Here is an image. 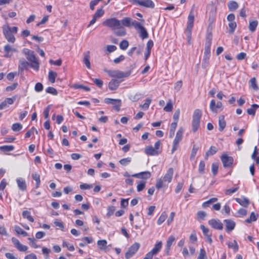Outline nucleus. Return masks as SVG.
Wrapping results in <instances>:
<instances>
[{
  "mask_svg": "<svg viewBox=\"0 0 259 259\" xmlns=\"http://www.w3.org/2000/svg\"><path fill=\"white\" fill-rule=\"evenodd\" d=\"M174 174V169L170 167L168 168L166 173L162 178L157 180L156 184V188L160 189L163 187L167 186L168 184L171 182Z\"/></svg>",
  "mask_w": 259,
  "mask_h": 259,
  "instance_id": "obj_1",
  "label": "nucleus"
},
{
  "mask_svg": "<svg viewBox=\"0 0 259 259\" xmlns=\"http://www.w3.org/2000/svg\"><path fill=\"white\" fill-rule=\"evenodd\" d=\"M194 21V15L193 11H191L188 17V24L187 28L185 29V33L187 37V41L189 44H190L191 39L192 29L193 27Z\"/></svg>",
  "mask_w": 259,
  "mask_h": 259,
  "instance_id": "obj_2",
  "label": "nucleus"
},
{
  "mask_svg": "<svg viewBox=\"0 0 259 259\" xmlns=\"http://www.w3.org/2000/svg\"><path fill=\"white\" fill-rule=\"evenodd\" d=\"M202 115L200 110L196 109L193 113L192 120V130L193 132H196L200 125V119Z\"/></svg>",
  "mask_w": 259,
  "mask_h": 259,
  "instance_id": "obj_3",
  "label": "nucleus"
},
{
  "mask_svg": "<svg viewBox=\"0 0 259 259\" xmlns=\"http://www.w3.org/2000/svg\"><path fill=\"white\" fill-rule=\"evenodd\" d=\"M103 25L112 29H118L121 27V23L119 20L115 18H109L103 22Z\"/></svg>",
  "mask_w": 259,
  "mask_h": 259,
  "instance_id": "obj_4",
  "label": "nucleus"
},
{
  "mask_svg": "<svg viewBox=\"0 0 259 259\" xmlns=\"http://www.w3.org/2000/svg\"><path fill=\"white\" fill-rule=\"evenodd\" d=\"M140 246V244L138 242H135L131 246L129 247L127 251L125 254L126 259H129L132 257L138 250Z\"/></svg>",
  "mask_w": 259,
  "mask_h": 259,
  "instance_id": "obj_5",
  "label": "nucleus"
},
{
  "mask_svg": "<svg viewBox=\"0 0 259 259\" xmlns=\"http://www.w3.org/2000/svg\"><path fill=\"white\" fill-rule=\"evenodd\" d=\"M221 159L225 168L230 167L234 162V158L227 154H223L221 157Z\"/></svg>",
  "mask_w": 259,
  "mask_h": 259,
  "instance_id": "obj_6",
  "label": "nucleus"
},
{
  "mask_svg": "<svg viewBox=\"0 0 259 259\" xmlns=\"http://www.w3.org/2000/svg\"><path fill=\"white\" fill-rule=\"evenodd\" d=\"M27 52L29 53V54H28L26 57L27 59L34 64L33 65H31V67L37 70H38L39 63L35 57L34 52L33 51H27Z\"/></svg>",
  "mask_w": 259,
  "mask_h": 259,
  "instance_id": "obj_7",
  "label": "nucleus"
},
{
  "mask_svg": "<svg viewBox=\"0 0 259 259\" xmlns=\"http://www.w3.org/2000/svg\"><path fill=\"white\" fill-rule=\"evenodd\" d=\"M4 34L7 40L11 43H14L15 41V37L12 33L11 28L9 26H7V28H3Z\"/></svg>",
  "mask_w": 259,
  "mask_h": 259,
  "instance_id": "obj_8",
  "label": "nucleus"
},
{
  "mask_svg": "<svg viewBox=\"0 0 259 259\" xmlns=\"http://www.w3.org/2000/svg\"><path fill=\"white\" fill-rule=\"evenodd\" d=\"M208 223L214 229L222 230L223 229V224L219 220L211 219L208 221Z\"/></svg>",
  "mask_w": 259,
  "mask_h": 259,
  "instance_id": "obj_9",
  "label": "nucleus"
},
{
  "mask_svg": "<svg viewBox=\"0 0 259 259\" xmlns=\"http://www.w3.org/2000/svg\"><path fill=\"white\" fill-rule=\"evenodd\" d=\"M224 222L225 223L226 231L228 233L232 231L236 226L235 222L231 219L225 220Z\"/></svg>",
  "mask_w": 259,
  "mask_h": 259,
  "instance_id": "obj_10",
  "label": "nucleus"
},
{
  "mask_svg": "<svg viewBox=\"0 0 259 259\" xmlns=\"http://www.w3.org/2000/svg\"><path fill=\"white\" fill-rule=\"evenodd\" d=\"M145 153L148 155L157 156L160 153V151L155 149L152 146H148L145 148Z\"/></svg>",
  "mask_w": 259,
  "mask_h": 259,
  "instance_id": "obj_11",
  "label": "nucleus"
},
{
  "mask_svg": "<svg viewBox=\"0 0 259 259\" xmlns=\"http://www.w3.org/2000/svg\"><path fill=\"white\" fill-rule=\"evenodd\" d=\"M151 173L149 171H145L143 172H141L140 173L134 174L132 176L139 179L146 180L149 178L151 177Z\"/></svg>",
  "mask_w": 259,
  "mask_h": 259,
  "instance_id": "obj_12",
  "label": "nucleus"
},
{
  "mask_svg": "<svg viewBox=\"0 0 259 259\" xmlns=\"http://www.w3.org/2000/svg\"><path fill=\"white\" fill-rule=\"evenodd\" d=\"M120 81L116 79H111L108 83V88L111 91L116 90L119 85Z\"/></svg>",
  "mask_w": 259,
  "mask_h": 259,
  "instance_id": "obj_13",
  "label": "nucleus"
},
{
  "mask_svg": "<svg viewBox=\"0 0 259 259\" xmlns=\"http://www.w3.org/2000/svg\"><path fill=\"white\" fill-rule=\"evenodd\" d=\"M162 243L161 241L157 242L154 245L153 249L149 251L153 255H156L162 248Z\"/></svg>",
  "mask_w": 259,
  "mask_h": 259,
  "instance_id": "obj_14",
  "label": "nucleus"
},
{
  "mask_svg": "<svg viewBox=\"0 0 259 259\" xmlns=\"http://www.w3.org/2000/svg\"><path fill=\"white\" fill-rule=\"evenodd\" d=\"M31 64H30L28 62L25 61L24 59H20L19 60L18 69L19 70L22 72L24 70L26 69L28 66H31Z\"/></svg>",
  "mask_w": 259,
  "mask_h": 259,
  "instance_id": "obj_15",
  "label": "nucleus"
},
{
  "mask_svg": "<svg viewBox=\"0 0 259 259\" xmlns=\"http://www.w3.org/2000/svg\"><path fill=\"white\" fill-rule=\"evenodd\" d=\"M16 182L20 190L22 191L26 190L27 186L25 180L21 178H19L16 180Z\"/></svg>",
  "mask_w": 259,
  "mask_h": 259,
  "instance_id": "obj_16",
  "label": "nucleus"
},
{
  "mask_svg": "<svg viewBox=\"0 0 259 259\" xmlns=\"http://www.w3.org/2000/svg\"><path fill=\"white\" fill-rule=\"evenodd\" d=\"M226 126V122L225 120V116L221 115L219 117V130L220 132L224 131Z\"/></svg>",
  "mask_w": 259,
  "mask_h": 259,
  "instance_id": "obj_17",
  "label": "nucleus"
},
{
  "mask_svg": "<svg viewBox=\"0 0 259 259\" xmlns=\"http://www.w3.org/2000/svg\"><path fill=\"white\" fill-rule=\"evenodd\" d=\"M139 5L149 8H154L155 7L154 3L151 0L141 1Z\"/></svg>",
  "mask_w": 259,
  "mask_h": 259,
  "instance_id": "obj_18",
  "label": "nucleus"
},
{
  "mask_svg": "<svg viewBox=\"0 0 259 259\" xmlns=\"http://www.w3.org/2000/svg\"><path fill=\"white\" fill-rule=\"evenodd\" d=\"M4 51L7 53L4 55V57L6 58L11 57V55L9 54L10 52H17V50L15 48H12L10 45H6L4 47Z\"/></svg>",
  "mask_w": 259,
  "mask_h": 259,
  "instance_id": "obj_19",
  "label": "nucleus"
},
{
  "mask_svg": "<svg viewBox=\"0 0 259 259\" xmlns=\"http://www.w3.org/2000/svg\"><path fill=\"white\" fill-rule=\"evenodd\" d=\"M90 52L87 51L84 54L83 62L88 69H91V63L90 61Z\"/></svg>",
  "mask_w": 259,
  "mask_h": 259,
  "instance_id": "obj_20",
  "label": "nucleus"
},
{
  "mask_svg": "<svg viewBox=\"0 0 259 259\" xmlns=\"http://www.w3.org/2000/svg\"><path fill=\"white\" fill-rule=\"evenodd\" d=\"M183 133V130L182 128H180L177 132L176 136L173 142L179 144L180 142L182 140Z\"/></svg>",
  "mask_w": 259,
  "mask_h": 259,
  "instance_id": "obj_21",
  "label": "nucleus"
},
{
  "mask_svg": "<svg viewBox=\"0 0 259 259\" xmlns=\"http://www.w3.org/2000/svg\"><path fill=\"white\" fill-rule=\"evenodd\" d=\"M249 86L255 91L258 90L256 79L255 77H252L250 79L249 81Z\"/></svg>",
  "mask_w": 259,
  "mask_h": 259,
  "instance_id": "obj_22",
  "label": "nucleus"
},
{
  "mask_svg": "<svg viewBox=\"0 0 259 259\" xmlns=\"http://www.w3.org/2000/svg\"><path fill=\"white\" fill-rule=\"evenodd\" d=\"M175 240V237L174 236H170L166 241V249L167 250V254H168L169 250L170 249V247Z\"/></svg>",
  "mask_w": 259,
  "mask_h": 259,
  "instance_id": "obj_23",
  "label": "nucleus"
},
{
  "mask_svg": "<svg viewBox=\"0 0 259 259\" xmlns=\"http://www.w3.org/2000/svg\"><path fill=\"white\" fill-rule=\"evenodd\" d=\"M259 108V105L257 104H252L251 108L247 109V113L250 115L254 116L255 114L256 110Z\"/></svg>",
  "mask_w": 259,
  "mask_h": 259,
  "instance_id": "obj_24",
  "label": "nucleus"
},
{
  "mask_svg": "<svg viewBox=\"0 0 259 259\" xmlns=\"http://www.w3.org/2000/svg\"><path fill=\"white\" fill-rule=\"evenodd\" d=\"M32 179L35 181V187L36 188L39 187L40 184V175L36 172L32 174Z\"/></svg>",
  "mask_w": 259,
  "mask_h": 259,
  "instance_id": "obj_25",
  "label": "nucleus"
},
{
  "mask_svg": "<svg viewBox=\"0 0 259 259\" xmlns=\"http://www.w3.org/2000/svg\"><path fill=\"white\" fill-rule=\"evenodd\" d=\"M227 245L228 247L232 248L234 252H237L239 249V246L235 240H234L233 242H228Z\"/></svg>",
  "mask_w": 259,
  "mask_h": 259,
  "instance_id": "obj_26",
  "label": "nucleus"
},
{
  "mask_svg": "<svg viewBox=\"0 0 259 259\" xmlns=\"http://www.w3.org/2000/svg\"><path fill=\"white\" fill-rule=\"evenodd\" d=\"M210 41H207L205 43L204 56H210Z\"/></svg>",
  "mask_w": 259,
  "mask_h": 259,
  "instance_id": "obj_27",
  "label": "nucleus"
},
{
  "mask_svg": "<svg viewBox=\"0 0 259 259\" xmlns=\"http://www.w3.org/2000/svg\"><path fill=\"white\" fill-rule=\"evenodd\" d=\"M217 152V148L214 146H211L209 149L206 152L205 157V159H207V158L209 155H213L215 154Z\"/></svg>",
  "mask_w": 259,
  "mask_h": 259,
  "instance_id": "obj_28",
  "label": "nucleus"
},
{
  "mask_svg": "<svg viewBox=\"0 0 259 259\" xmlns=\"http://www.w3.org/2000/svg\"><path fill=\"white\" fill-rule=\"evenodd\" d=\"M236 201L244 207H246L249 203V200L246 198H243V199L236 198Z\"/></svg>",
  "mask_w": 259,
  "mask_h": 259,
  "instance_id": "obj_29",
  "label": "nucleus"
},
{
  "mask_svg": "<svg viewBox=\"0 0 259 259\" xmlns=\"http://www.w3.org/2000/svg\"><path fill=\"white\" fill-rule=\"evenodd\" d=\"M57 76V74L56 72H54L53 71H50L49 72V74H48L49 80L51 83H54Z\"/></svg>",
  "mask_w": 259,
  "mask_h": 259,
  "instance_id": "obj_30",
  "label": "nucleus"
},
{
  "mask_svg": "<svg viewBox=\"0 0 259 259\" xmlns=\"http://www.w3.org/2000/svg\"><path fill=\"white\" fill-rule=\"evenodd\" d=\"M22 216L24 218L27 219L30 222H33L34 219L31 215V213L28 210H24L22 212Z\"/></svg>",
  "mask_w": 259,
  "mask_h": 259,
  "instance_id": "obj_31",
  "label": "nucleus"
},
{
  "mask_svg": "<svg viewBox=\"0 0 259 259\" xmlns=\"http://www.w3.org/2000/svg\"><path fill=\"white\" fill-rule=\"evenodd\" d=\"M210 56H203L202 60V67L203 68H206L209 64V60Z\"/></svg>",
  "mask_w": 259,
  "mask_h": 259,
  "instance_id": "obj_32",
  "label": "nucleus"
},
{
  "mask_svg": "<svg viewBox=\"0 0 259 259\" xmlns=\"http://www.w3.org/2000/svg\"><path fill=\"white\" fill-rule=\"evenodd\" d=\"M219 108L217 107L215 101L212 100L210 103V109L213 113H217Z\"/></svg>",
  "mask_w": 259,
  "mask_h": 259,
  "instance_id": "obj_33",
  "label": "nucleus"
},
{
  "mask_svg": "<svg viewBox=\"0 0 259 259\" xmlns=\"http://www.w3.org/2000/svg\"><path fill=\"white\" fill-rule=\"evenodd\" d=\"M143 95L140 93H137L134 95H131L130 99L133 102H136L143 97Z\"/></svg>",
  "mask_w": 259,
  "mask_h": 259,
  "instance_id": "obj_34",
  "label": "nucleus"
},
{
  "mask_svg": "<svg viewBox=\"0 0 259 259\" xmlns=\"http://www.w3.org/2000/svg\"><path fill=\"white\" fill-rule=\"evenodd\" d=\"M229 10L231 11H235L238 7V5L237 2L235 1H231L228 4Z\"/></svg>",
  "mask_w": 259,
  "mask_h": 259,
  "instance_id": "obj_35",
  "label": "nucleus"
},
{
  "mask_svg": "<svg viewBox=\"0 0 259 259\" xmlns=\"http://www.w3.org/2000/svg\"><path fill=\"white\" fill-rule=\"evenodd\" d=\"M107 242L106 240H100L97 242V245L101 250L105 249L107 246Z\"/></svg>",
  "mask_w": 259,
  "mask_h": 259,
  "instance_id": "obj_36",
  "label": "nucleus"
},
{
  "mask_svg": "<svg viewBox=\"0 0 259 259\" xmlns=\"http://www.w3.org/2000/svg\"><path fill=\"white\" fill-rule=\"evenodd\" d=\"M14 149V147L13 145H4L0 146V150L3 152H10Z\"/></svg>",
  "mask_w": 259,
  "mask_h": 259,
  "instance_id": "obj_37",
  "label": "nucleus"
},
{
  "mask_svg": "<svg viewBox=\"0 0 259 259\" xmlns=\"http://www.w3.org/2000/svg\"><path fill=\"white\" fill-rule=\"evenodd\" d=\"M166 218L167 214L166 212L165 211L162 212L157 221V224L159 225L162 224L165 221Z\"/></svg>",
  "mask_w": 259,
  "mask_h": 259,
  "instance_id": "obj_38",
  "label": "nucleus"
},
{
  "mask_svg": "<svg viewBox=\"0 0 259 259\" xmlns=\"http://www.w3.org/2000/svg\"><path fill=\"white\" fill-rule=\"evenodd\" d=\"M257 24L258 22L256 20L250 22L249 24V30L251 32H254L256 29Z\"/></svg>",
  "mask_w": 259,
  "mask_h": 259,
  "instance_id": "obj_39",
  "label": "nucleus"
},
{
  "mask_svg": "<svg viewBox=\"0 0 259 259\" xmlns=\"http://www.w3.org/2000/svg\"><path fill=\"white\" fill-rule=\"evenodd\" d=\"M218 201V198L215 197L211 198L209 199L208 200L202 203V207H208L210 204L215 202Z\"/></svg>",
  "mask_w": 259,
  "mask_h": 259,
  "instance_id": "obj_40",
  "label": "nucleus"
},
{
  "mask_svg": "<svg viewBox=\"0 0 259 259\" xmlns=\"http://www.w3.org/2000/svg\"><path fill=\"white\" fill-rule=\"evenodd\" d=\"M151 102V99L149 98H147L145 100V103L142 105H140V107L145 110H147L149 107V105Z\"/></svg>",
  "mask_w": 259,
  "mask_h": 259,
  "instance_id": "obj_41",
  "label": "nucleus"
},
{
  "mask_svg": "<svg viewBox=\"0 0 259 259\" xmlns=\"http://www.w3.org/2000/svg\"><path fill=\"white\" fill-rule=\"evenodd\" d=\"M116 101H115L113 102L111 104L113 105V107L115 109L116 111H119L120 110V108L121 105V101L120 99H116Z\"/></svg>",
  "mask_w": 259,
  "mask_h": 259,
  "instance_id": "obj_42",
  "label": "nucleus"
},
{
  "mask_svg": "<svg viewBox=\"0 0 259 259\" xmlns=\"http://www.w3.org/2000/svg\"><path fill=\"white\" fill-rule=\"evenodd\" d=\"M140 36L141 37L142 39L148 38V33L146 29L144 27L142 28L141 29H140Z\"/></svg>",
  "mask_w": 259,
  "mask_h": 259,
  "instance_id": "obj_43",
  "label": "nucleus"
},
{
  "mask_svg": "<svg viewBox=\"0 0 259 259\" xmlns=\"http://www.w3.org/2000/svg\"><path fill=\"white\" fill-rule=\"evenodd\" d=\"M257 215H255L254 212H252L250 215V217L245 220V222L247 223H251L252 222H254L257 220Z\"/></svg>",
  "mask_w": 259,
  "mask_h": 259,
  "instance_id": "obj_44",
  "label": "nucleus"
},
{
  "mask_svg": "<svg viewBox=\"0 0 259 259\" xmlns=\"http://www.w3.org/2000/svg\"><path fill=\"white\" fill-rule=\"evenodd\" d=\"M15 231L18 234L22 235L24 236H26L28 235V233L24 231L19 226H15Z\"/></svg>",
  "mask_w": 259,
  "mask_h": 259,
  "instance_id": "obj_45",
  "label": "nucleus"
},
{
  "mask_svg": "<svg viewBox=\"0 0 259 259\" xmlns=\"http://www.w3.org/2000/svg\"><path fill=\"white\" fill-rule=\"evenodd\" d=\"M130 74V73H125L121 71L117 70L115 77L118 78H122L123 77H127Z\"/></svg>",
  "mask_w": 259,
  "mask_h": 259,
  "instance_id": "obj_46",
  "label": "nucleus"
},
{
  "mask_svg": "<svg viewBox=\"0 0 259 259\" xmlns=\"http://www.w3.org/2000/svg\"><path fill=\"white\" fill-rule=\"evenodd\" d=\"M131 19L129 17H125L123 18L121 21L122 24L126 27H130L131 24Z\"/></svg>",
  "mask_w": 259,
  "mask_h": 259,
  "instance_id": "obj_47",
  "label": "nucleus"
},
{
  "mask_svg": "<svg viewBox=\"0 0 259 259\" xmlns=\"http://www.w3.org/2000/svg\"><path fill=\"white\" fill-rule=\"evenodd\" d=\"M22 128V125L20 123H14L12 126V130L14 132L20 131Z\"/></svg>",
  "mask_w": 259,
  "mask_h": 259,
  "instance_id": "obj_48",
  "label": "nucleus"
},
{
  "mask_svg": "<svg viewBox=\"0 0 259 259\" xmlns=\"http://www.w3.org/2000/svg\"><path fill=\"white\" fill-rule=\"evenodd\" d=\"M46 91L47 93L52 94L53 95L56 96L58 94L57 90L53 87H49L47 88L46 90Z\"/></svg>",
  "mask_w": 259,
  "mask_h": 259,
  "instance_id": "obj_49",
  "label": "nucleus"
},
{
  "mask_svg": "<svg viewBox=\"0 0 259 259\" xmlns=\"http://www.w3.org/2000/svg\"><path fill=\"white\" fill-rule=\"evenodd\" d=\"M103 7H102L100 9H98L95 13L94 14V16L95 17H96L97 18H99L101 17L104 14V11L103 10Z\"/></svg>",
  "mask_w": 259,
  "mask_h": 259,
  "instance_id": "obj_50",
  "label": "nucleus"
},
{
  "mask_svg": "<svg viewBox=\"0 0 259 259\" xmlns=\"http://www.w3.org/2000/svg\"><path fill=\"white\" fill-rule=\"evenodd\" d=\"M129 45L128 42L126 40H122L119 45L120 49L122 50H125Z\"/></svg>",
  "mask_w": 259,
  "mask_h": 259,
  "instance_id": "obj_51",
  "label": "nucleus"
},
{
  "mask_svg": "<svg viewBox=\"0 0 259 259\" xmlns=\"http://www.w3.org/2000/svg\"><path fill=\"white\" fill-rule=\"evenodd\" d=\"M146 187V182L143 181H140L137 185V191L138 192L142 191Z\"/></svg>",
  "mask_w": 259,
  "mask_h": 259,
  "instance_id": "obj_52",
  "label": "nucleus"
},
{
  "mask_svg": "<svg viewBox=\"0 0 259 259\" xmlns=\"http://www.w3.org/2000/svg\"><path fill=\"white\" fill-rule=\"evenodd\" d=\"M228 25L230 28V32L231 33H234L237 26L236 23L235 21L229 22Z\"/></svg>",
  "mask_w": 259,
  "mask_h": 259,
  "instance_id": "obj_53",
  "label": "nucleus"
},
{
  "mask_svg": "<svg viewBox=\"0 0 259 259\" xmlns=\"http://www.w3.org/2000/svg\"><path fill=\"white\" fill-rule=\"evenodd\" d=\"M73 88L75 89H83L84 90L88 91V92L90 91L91 90L90 88L88 87L84 86L82 84H73Z\"/></svg>",
  "mask_w": 259,
  "mask_h": 259,
  "instance_id": "obj_54",
  "label": "nucleus"
},
{
  "mask_svg": "<svg viewBox=\"0 0 259 259\" xmlns=\"http://www.w3.org/2000/svg\"><path fill=\"white\" fill-rule=\"evenodd\" d=\"M131 161L132 158L131 157H127L120 159L119 162L121 165L125 166L130 163Z\"/></svg>",
  "mask_w": 259,
  "mask_h": 259,
  "instance_id": "obj_55",
  "label": "nucleus"
},
{
  "mask_svg": "<svg viewBox=\"0 0 259 259\" xmlns=\"http://www.w3.org/2000/svg\"><path fill=\"white\" fill-rule=\"evenodd\" d=\"M115 210V207L114 206H109L107 208V216L108 217H110V216H111L114 213Z\"/></svg>",
  "mask_w": 259,
  "mask_h": 259,
  "instance_id": "obj_56",
  "label": "nucleus"
},
{
  "mask_svg": "<svg viewBox=\"0 0 259 259\" xmlns=\"http://www.w3.org/2000/svg\"><path fill=\"white\" fill-rule=\"evenodd\" d=\"M219 169V164L217 163H213L211 165V171L212 172V174L214 176H215L218 171Z\"/></svg>",
  "mask_w": 259,
  "mask_h": 259,
  "instance_id": "obj_57",
  "label": "nucleus"
},
{
  "mask_svg": "<svg viewBox=\"0 0 259 259\" xmlns=\"http://www.w3.org/2000/svg\"><path fill=\"white\" fill-rule=\"evenodd\" d=\"M62 245L64 247H67L68 249L70 251L74 250V246L72 244H70L66 241H64L63 242Z\"/></svg>",
  "mask_w": 259,
  "mask_h": 259,
  "instance_id": "obj_58",
  "label": "nucleus"
},
{
  "mask_svg": "<svg viewBox=\"0 0 259 259\" xmlns=\"http://www.w3.org/2000/svg\"><path fill=\"white\" fill-rule=\"evenodd\" d=\"M164 110L166 112H170L172 109V104L170 100H169L166 104V106L164 107Z\"/></svg>",
  "mask_w": 259,
  "mask_h": 259,
  "instance_id": "obj_59",
  "label": "nucleus"
},
{
  "mask_svg": "<svg viewBox=\"0 0 259 259\" xmlns=\"http://www.w3.org/2000/svg\"><path fill=\"white\" fill-rule=\"evenodd\" d=\"M198 150V147H197L195 145H194L191 151V155H190V159L192 160L195 157L197 151Z\"/></svg>",
  "mask_w": 259,
  "mask_h": 259,
  "instance_id": "obj_60",
  "label": "nucleus"
},
{
  "mask_svg": "<svg viewBox=\"0 0 259 259\" xmlns=\"http://www.w3.org/2000/svg\"><path fill=\"white\" fill-rule=\"evenodd\" d=\"M206 257V254L205 250L204 248H201L200 250V253L197 257V259H204Z\"/></svg>",
  "mask_w": 259,
  "mask_h": 259,
  "instance_id": "obj_61",
  "label": "nucleus"
},
{
  "mask_svg": "<svg viewBox=\"0 0 259 259\" xmlns=\"http://www.w3.org/2000/svg\"><path fill=\"white\" fill-rule=\"evenodd\" d=\"M205 163L203 161H201L199 164L198 171L200 174H203L205 169Z\"/></svg>",
  "mask_w": 259,
  "mask_h": 259,
  "instance_id": "obj_62",
  "label": "nucleus"
},
{
  "mask_svg": "<svg viewBox=\"0 0 259 259\" xmlns=\"http://www.w3.org/2000/svg\"><path fill=\"white\" fill-rule=\"evenodd\" d=\"M44 86L41 83L37 82L35 84L34 90L36 92H40L43 90Z\"/></svg>",
  "mask_w": 259,
  "mask_h": 259,
  "instance_id": "obj_63",
  "label": "nucleus"
},
{
  "mask_svg": "<svg viewBox=\"0 0 259 259\" xmlns=\"http://www.w3.org/2000/svg\"><path fill=\"white\" fill-rule=\"evenodd\" d=\"M239 189V187H236L233 189H229L225 191V193L226 195H230L233 193H235Z\"/></svg>",
  "mask_w": 259,
  "mask_h": 259,
  "instance_id": "obj_64",
  "label": "nucleus"
}]
</instances>
